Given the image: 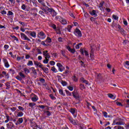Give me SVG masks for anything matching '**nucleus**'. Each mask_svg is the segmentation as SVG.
Here are the masks:
<instances>
[{
  "label": "nucleus",
  "instance_id": "43",
  "mask_svg": "<svg viewBox=\"0 0 129 129\" xmlns=\"http://www.w3.org/2000/svg\"><path fill=\"white\" fill-rule=\"evenodd\" d=\"M61 84H62V85L63 86H66V85H67V82L63 81H62L61 82Z\"/></svg>",
  "mask_w": 129,
  "mask_h": 129
},
{
  "label": "nucleus",
  "instance_id": "29",
  "mask_svg": "<svg viewBox=\"0 0 129 129\" xmlns=\"http://www.w3.org/2000/svg\"><path fill=\"white\" fill-rule=\"evenodd\" d=\"M24 115V113L19 112L17 113V117H22Z\"/></svg>",
  "mask_w": 129,
  "mask_h": 129
},
{
  "label": "nucleus",
  "instance_id": "21",
  "mask_svg": "<svg viewBox=\"0 0 129 129\" xmlns=\"http://www.w3.org/2000/svg\"><path fill=\"white\" fill-rule=\"evenodd\" d=\"M108 97H109V98H111L112 99H115V98L116 97V96H114L111 94H108Z\"/></svg>",
  "mask_w": 129,
  "mask_h": 129
},
{
  "label": "nucleus",
  "instance_id": "19",
  "mask_svg": "<svg viewBox=\"0 0 129 129\" xmlns=\"http://www.w3.org/2000/svg\"><path fill=\"white\" fill-rule=\"evenodd\" d=\"M42 70H43L44 72L47 74V73H49V69L48 68H44V67H42L41 68Z\"/></svg>",
  "mask_w": 129,
  "mask_h": 129
},
{
  "label": "nucleus",
  "instance_id": "4",
  "mask_svg": "<svg viewBox=\"0 0 129 129\" xmlns=\"http://www.w3.org/2000/svg\"><path fill=\"white\" fill-rule=\"evenodd\" d=\"M37 38H39L41 40H44L46 38V34L43 31H40L37 34Z\"/></svg>",
  "mask_w": 129,
  "mask_h": 129
},
{
  "label": "nucleus",
  "instance_id": "28",
  "mask_svg": "<svg viewBox=\"0 0 129 129\" xmlns=\"http://www.w3.org/2000/svg\"><path fill=\"white\" fill-rule=\"evenodd\" d=\"M31 71L33 73V74H36L37 72H36V70L35 69V68L32 67L30 69Z\"/></svg>",
  "mask_w": 129,
  "mask_h": 129
},
{
  "label": "nucleus",
  "instance_id": "9",
  "mask_svg": "<svg viewBox=\"0 0 129 129\" xmlns=\"http://www.w3.org/2000/svg\"><path fill=\"white\" fill-rule=\"evenodd\" d=\"M34 63L36 68H39L41 69L43 67V65L38 61H34Z\"/></svg>",
  "mask_w": 129,
  "mask_h": 129
},
{
  "label": "nucleus",
  "instance_id": "24",
  "mask_svg": "<svg viewBox=\"0 0 129 129\" xmlns=\"http://www.w3.org/2000/svg\"><path fill=\"white\" fill-rule=\"evenodd\" d=\"M81 82H83V83H85V84L88 85V82L84 79V78H81Z\"/></svg>",
  "mask_w": 129,
  "mask_h": 129
},
{
  "label": "nucleus",
  "instance_id": "33",
  "mask_svg": "<svg viewBox=\"0 0 129 129\" xmlns=\"http://www.w3.org/2000/svg\"><path fill=\"white\" fill-rule=\"evenodd\" d=\"M24 72H25V74H29V73H30V70L27 68L24 69Z\"/></svg>",
  "mask_w": 129,
  "mask_h": 129
},
{
  "label": "nucleus",
  "instance_id": "12",
  "mask_svg": "<svg viewBox=\"0 0 129 129\" xmlns=\"http://www.w3.org/2000/svg\"><path fill=\"white\" fill-rule=\"evenodd\" d=\"M113 124L116 125H123V123L122 121H117V119H115L113 121Z\"/></svg>",
  "mask_w": 129,
  "mask_h": 129
},
{
  "label": "nucleus",
  "instance_id": "23",
  "mask_svg": "<svg viewBox=\"0 0 129 129\" xmlns=\"http://www.w3.org/2000/svg\"><path fill=\"white\" fill-rule=\"evenodd\" d=\"M2 74H3V77H4V76H5L6 78L8 79V78H9V77H10L9 76V74H7V72H5V71H4V72H2Z\"/></svg>",
  "mask_w": 129,
  "mask_h": 129
},
{
  "label": "nucleus",
  "instance_id": "17",
  "mask_svg": "<svg viewBox=\"0 0 129 129\" xmlns=\"http://www.w3.org/2000/svg\"><path fill=\"white\" fill-rule=\"evenodd\" d=\"M90 14L91 15V16H94V17H97V12L96 11L93 10L92 11L90 12Z\"/></svg>",
  "mask_w": 129,
  "mask_h": 129
},
{
  "label": "nucleus",
  "instance_id": "13",
  "mask_svg": "<svg viewBox=\"0 0 129 129\" xmlns=\"http://www.w3.org/2000/svg\"><path fill=\"white\" fill-rule=\"evenodd\" d=\"M7 127L8 129H12L13 127H15V125H14V123L13 122H9V123L7 124Z\"/></svg>",
  "mask_w": 129,
  "mask_h": 129
},
{
  "label": "nucleus",
  "instance_id": "27",
  "mask_svg": "<svg viewBox=\"0 0 129 129\" xmlns=\"http://www.w3.org/2000/svg\"><path fill=\"white\" fill-rule=\"evenodd\" d=\"M6 117L7 118V120H5L6 123H8L9 121H10V116L8 115L7 114H6Z\"/></svg>",
  "mask_w": 129,
  "mask_h": 129
},
{
  "label": "nucleus",
  "instance_id": "3",
  "mask_svg": "<svg viewBox=\"0 0 129 129\" xmlns=\"http://www.w3.org/2000/svg\"><path fill=\"white\" fill-rule=\"evenodd\" d=\"M20 36L22 40H24V41H28V42H31V39L24 33L21 32Z\"/></svg>",
  "mask_w": 129,
  "mask_h": 129
},
{
  "label": "nucleus",
  "instance_id": "63",
  "mask_svg": "<svg viewBox=\"0 0 129 129\" xmlns=\"http://www.w3.org/2000/svg\"><path fill=\"white\" fill-rule=\"evenodd\" d=\"M80 88H81V89H85V87H84V85H80Z\"/></svg>",
  "mask_w": 129,
  "mask_h": 129
},
{
  "label": "nucleus",
  "instance_id": "8",
  "mask_svg": "<svg viewBox=\"0 0 129 129\" xmlns=\"http://www.w3.org/2000/svg\"><path fill=\"white\" fill-rule=\"evenodd\" d=\"M39 98L36 95L32 94V97H31V100L33 101V102H36V101H38Z\"/></svg>",
  "mask_w": 129,
  "mask_h": 129
},
{
  "label": "nucleus",
  "instance_id": "20",
  "mask_svg": "<svg viewBox=\"0 0 129 129\" xmlns=\"http://www.w3.org/2000/svg\"><path fill=\"white\" fill-rule=\"evenodd\" d=\"M58 91L60 95H62V96H66V95L65 94V93H64L62 89H59Z\"/></svg>",
  "mask_w": 129,
  "mask_h": 129
},
{
  "label": "nucleus",
  "instance_id": "54",
  "mask_svg": "<svg viewBox=\"0 0 129 129\" xmlns=\"http://www.w3.org/2000/svg\"><path fill=\"white\" fill-rule=\"evenodd\" d=\"M49 64H50V65H51V66H54V65H55V61H50L49 62Z\"/></svg>",
  "mask_w": 129,
  "mask_h": 129
},
{
  "label": "nucleus",
  "instance_id": "35",
  "mask_svg": "<svg viewBox=\"0 0 129 129\" xmlns=\"http://www.w3.org/2000/svg\"><path fill=\"white\" fill-rule=\"evenodd\" d=\"M30 12H31V14H35V13H36V12H37V9L33 8L32 9H31Z\"/></svg>",
  "mask_w": 129,
  "mask_h": 129
},
{
  "label": "nucleus",
  "instance_id": "57",
  "mask_svg": "<svg viewBox=\"0 0 129 129\" xmlns=\"http://www.w3.org/2000/svg\"><path fill=\"white\" fill-rule=\"evenodd\" d=\"M116 104H117V105H118V106H122V104H121V103L119 102H116Z\"/></svg>",
  "mask_w": 129,
  "mask_h": 129
},
{
  "label": "nucleus",
  "instance_id": "49",
  "mask_svg": "<svg viewBox=\"0 0 129 129\" xmlns=\"http://www.w3.org/2000/svg\"><path fill=\"white\" fill-rule=\"evenodd\" d=\"M19 75L20 76H21V77H22V78H25V75L24 74H23V73H19Z\"/></svg>",
  "mask_w": 129,
  "mask_h": 129
},
{
  "label": "nucleus",
  "instance_id": "38",
  "mask_svg": "<svg viewBox=\"0 0 129 129\" xmlns=\"http://www.w3.org/2000/svg\"><path fill=\"white\" fill-rule=\"evenodd\" d=\"M52 42V40L49 37H47L46 40H45L46 43H51Z\"/></svg>",
  "mask_w": 129,
  "mask_h": 129
},
{
  "label": "nucleus",
  "instance_id": "11",
  "mask_svg": "<svg viewBox=\"0 0 129 129\" xmlns=\"http://www.w3.org/2000/svg\"><path fill=\"white\" fill-rule=\"evenodd\" d=\"M69 120L70 122H71V123H72L74 125H77V124H78V121L77 120H73V118L71 117L69 118Z\"/></svg>",
  "mask_w": 129,
  "mask_h": 129
},
{
  "label": "nucleus",
  "instance_id": "44",
  "mask_svg": "<svg viewBox=\"0 0 129 129\" xmlns=\"http://www.w3.org/2000/svg\"><path fill=\"white\" fill-rule=\"evenodd\" d=\"M23 121H24L23 118H20L18 119V122H19V123H23Z\"/></svg>",
  "mask_w": 129,
  "mask_h": 129
},
{
  "label": "nucleus",
  "instance_id": "58",
  "mask_svg": "<svg viewBox=\"0 0 129 129\" xmlns=\"http://www.w3.org/2000/svg\"><path fill=\"white\" fill-rule=\"evenodd\" d=\"M123 23L125 26H127V21H126V20H123Z\"/></svg>",
  "mask_w": 129,
  "mask_h": 129
},
{
  "label": "nucleus",
  "instance_id": "45",
  "mask_svg": "<svg viewBox=\"0 0 129 129\" xmlns=\"http://www.w3.org/2000/svg\"><path fill=\"white\" fill-rule=\"evenodd\" d=\"M71 29H72V26H71V25H68V31L69 32H71Z\"/></svg>",
  "mask_w": 129,
  "mask_h": 129
},
{
  "label": "nucleus",
  "instance_id": "15",
  "mask_svg": "<svg viewBox=\"0 0 129 129\" xmlns=\"http://www.w3.org/2000/svg\"><path fill=\"white\" fill-rule=\"evenodd\" d=\"M3 61H4V63L5 64V67H6V68H9V67H10V64H9V62L8 61L7 59L4 58L3 59Z\"/></svg>",
  "mask_w": 129,
  "mask_h": 129
},
{
  "label": "nucleus",
  "instance_id": "55",
  "mask_svg": "<svg viewBox=\"0 0 129 129\" xmlns=\"http://www.w3.org/2000/svg\"><path fill=\"white\" fill-rule=\"evenodd\" d=\"M73 79L74 80V81H75V82H77L78 81V79H77L76 78V76H74L73 77Z\"/></svg>",
  "mask_w": 129,
  "mask_h": 129
},
{
  "label": "nucleus",
  "instance_id": "16",
  "mask_svg": "<svg viewBox=\"0 0 129 129\" xmlns=\"http://www.w3.org/2000/svg\"><path fill=\"white\" fill-rule=\"evenodd\" d=\"M66 48L69 52H71V53H75V49H71V47H70L69 46H66Z\"/></svg>",
  "mask_w": 129,
  "mask_h": 129
},
{
  "label": "nucleus",
  "instance_id": "31",
  "mask_svg": "<svg viewBox=\"0 0 129 129\" xmlns=\"http://www.w3.org/2000/svg\"><path fill=\"white\" fill-rule=\"evenodd\" d=\"M43 112H44V113H46L47 116H50V115H51V112H50V111H49L44 110Z\"/></svg>",
  "mask_w": 129,
  "mask_h": 129
},
{
  "label": "nucleus",
  "instance_id": "46",
  "mask_svg": "<svg viewBox=\"0 0 129 129\" xmlns=\"http://www.w3.org/2000/svg\"><path fill=\"white\" fill-rule=\"evenodd\" d=\"M112 18L114 19V20H118V16L117 15H112Z\"/></svg>",
  "mask_w": 129,
  "mask_h": 129
},
{
  "label": "nucleus",
  "instance_id": "34",
  "mask_svg": "<svg viewBox=\"0 0 129 129\" xmlns=\"http://www.w3.org/2000/svg\"><path fill=\"white\" fill-rule=\"evenodd\" d=\"M33 65H34L33 61L31 60H29L27 63V66H33Z\"/></svg>",
  "mask_w": 129,
  "mask_h": 129
},
{
  "label": "nucleus",
  "instance_id": "18",
  "mask_svg": "<svg viewBox=\"0 0 129 129\" xmlns=\"http://www.w3.org/2000/svg\"><path fill=\"white\" fill-rule=\"evenodd\" d=\"M27 3H32L35 7H37V3L36 0H26Z\"/></svg>",
  "mask_w": 129,
  "mask_h": 129
},
{
  "label": "nucleus",
  "instance_id": "61",
  "mask_svg": "<svg viewBox=\"0 0 129 129\" xmlns=\"http://www.w3.org/2000/svg\"><path fill=\"white\" fill-rule=\"evenodd\" d=\"M2 15H7V12L6 11H3L1 12Z\"/></svg>",
  "mask_w": 129,
  "mask_h": 129
},
{
  "label": "nucleus",
  "instance_id": "50",
  "mask_svg": "<svg viewBox=\"0 0 129 129\" xmlns=\"http://www.w3.org/2000/svg\"><path fill=\"white\" fill-rule=\"evenodd\" d=\"M66 52L65 50H61V54L63 57H66V55L65 54Z\"/></svg>",
  "mask_w": 129,
  "mask_h": 129
},
{
  "label": "nucleus",
  "instance_id": "47",
  "mask_svg": "<svg viewBox=\"0 0 129 129\" xmlns=\"http://www.w3.org/2000/svg\"><path fill=\"white\" fill-rule=\"evenodd\" d=\"M9 2H10L11 5H15L16 4V0H9Z\"/></svg>",
  "mask_w": 129,
  "mask_h": 129
},
{
  "label": "nucleus",
  "instance_id": "6",
  "mask_svg": "<svg viewBox=\"0 0 129 129\" xmlns=\"http://www.w3.org/2000/svg\"><path fill=\"white\" fill-rule=\"evenodd\" d=\"M43 56H45V58L50 59V58H51V56L48 53V50H45V51H43Z\"/></svg>",
  "mask_w": 129,
  "mask_h": 129
},
{
  "label": "nucleus",
  "instance_id": "41",
  "mask_svg": "<svg viewBox=\"0 0 129 129\" xmlns=\"http://www.w3.org/2000/svg\"><path fill=\"white\" fill-rule=\"evenodd\" d=\"M70 112H71V113H72V114H74V113H75V112H76V110L75 109L71 108L70 109Z\"/></svg>",
  "mask_w": 129,
  "mask_h": 129
},
{
  "label": "nucleus",
  "instance_id": "48",
  "mask_svg": "<svg viewBox=\"0 0 129 129\" xmlns=\"http://www.w3.org/2000/svg\"><path fill=\"white\" fill-rule=\"evenodd\" d=\"M13 15H14V13L12 11H8L7 16H13Z\"/></svg>",
  "mask_w": 129,
  "mask_h": 129
},
{
  "label": "nucleus",
  "instance_id": "7",
  "mask_svg": "<svg viewBox=\"0 0 129 129\" xmlns=\"http://www.w3.org/2000/svg\"><path fill=\"white\" fill-rule=\"evenodd\" d=\"M29 35L32 38H37V33L36 31H30L29 32Z\"/></svg>",
  "mask_w": 129,
  "mask_h": 129
},
{
  "label": "nucleus",
  "instance_id": "39",
  "mask_svg": "<svg viewBox=\"0 0 129 129\" xmlns=\"http://www.w3.org/2000/svg\"><path fill=\"white\" fill-rule=\"evenodd\" d=\"M73 96L75 98L77 97V92H75V91L72 92Z\"/></svg>",
  "mask_w": 129,
  "mask_h": 129
},
{
  "label": "nucleus",
  "instance_id": "53",
  "mask_svg": "<svg viewBox=\"0 0 129 129\" xmlns=\"http://www.w3.org/2000/svg\"><path fill=\"white\" fill-rule=\"evenodd\" d=\"M9 45H4V48H5V50H8V49H9Z\"/></svg>",
  "mask_w": 129,
  "mask_h": 129
},
{
  "label": "nucleus",
  "instance_id": "22",
  "mask_svg": "<svg viewBox=\"0 0 129 129\" xmlns=\"http://www.w3.org/2000/svg\"><path fill=\"white\" fill-rule=\"evenodd\" d=\"M104 4V2H101L100 3V6L99 7L100 11H103V5Z\"/></svg>",
  "mask_w": 129,
  "mask_h": 129
},
{
  "label": "nucleus",
  "instance_id": "59",
  "mask_svg": "<svg viewBox=\"0 0 129 129\" xmlns=\"http://www.w3.org/2000/svg\"><path fill=\"white\" fill-rule=\"evenodd\" d=\"M58 41H59L60 43H62V42H63V39L61 37H59L58 38Z\"/></svg>",
  "mask_w": 129,
  "mask_h": 129
},
{
  "label": "nucleus",
  "instance_id": "60",
  "mask_svg": "<svg viewBox=\"0 0 129 129\" xmlns=\"http://www.w3.org/2000/svg\"><path fill=\"white\" fill-rule=\"evenodd\" d=\"M46 106H44V105H39L38 106V107H39L40 108H41L42 109H44V108H45Z\"/></svg>",
  "mask_w": 129,
  "mask_h": 129
},
{
  "label": "nucleus",
  "instance_id": "40",
  "mask_svg": "<svg viewBox=\"0 0 129 129\" xmlns=\"http://www.w3.org/2000/svg\"><path fill=\"white\" fill-rule=\"evenodd\" d=\"M36 105V103H29V106L31 107L32 108H34V106Z\"/></svg>",
  "mask_w": 129,
  "mask_h": 129
},
{
  "label": "nucleus",
  "instance_id": "37",
  "mask_svg": "<svg viewBox=\"0 0 129 129\" xmlns=\"http://www.w3.org/2000/svg\"><path fill=\"white\" fill-rule=\"evenodd\" d=\"M11 38H12L13 39H14L15 41H17V42L19 41V39L17 38V37L14 36V35H11Z\"/></svg>",
  "mask_w": 129,
  "mask_h": 129
},
{
  "label": "nucleus",
  "instance_id": "56",
  "mask_svg": "<svg viewBox=\"0 0 129 129\" xmlns=\"http://www.w3.org/2000/svg\"><path fill=\"white\" fill-rule=\"evenodd\" d=\"M19 24H20V25H22V26H23V27H26V24H25V23L20 21L19 22Z\"/></svg>",
  "mask_w": 129,
  "mask_h": 129
},
{
  "label": "nucleus",
  "instance_id": "42",
  "mask_svg": "<svg viewBox=\"0 0 129 129\" xmlns=\"http://www.w3.org/2000/svg\"><path fill=\"white\" fill-rule=\"evenodd\" d=\"M43 62L44 63V64H48V63L49 62V59H48V58H45Z\"/></svg>",
  "mask_w": 129,
  "mask_h": 129
},
{
  "label": "nucleus",
  "instance_id": "2",
  "mask_svg": "<svg viewBox=\"0 0 129 129\" xmlns=\"http://www.w3.org/2000/svg\"><path fill=\"white\" fill-rule=\"evenodd\" d=\"M55 20L60 22L62 25H67V20L60 16H56Z\"/></svg>",
  "mask_w": 129,
  "mask_h": 129
},
{
  "label": "nucleus",
  "instance_id": "25",
  "mask_svg": "<svg viewBox=\"0 0 129 129\" xmlns=\"http://www.w3.org/2000/svg\"><path fill=\"white\" fill-rule=\"evenodd\" d=\"M21 9L23 10V11H29L27 9V6L25 4H23L21 6Z\"/></svg>",
  "mask_w": 129,
  "mask_h": 129
},
{
  "label": "nucleus",
  "instance_id": "51",
  "mask_svg": "<svg viewBox=\"0 0 129 129\" xmlns=\"http://www.w3.org/2000/svg\"><path fill=\"white\" fill-rule=\"evenodd\" d=\"M68 89H69V90H70V91H73V87L71 86H68Z\"/></svg>",
  "mask_w": 129,
  "mask_h": 129
},
{
  "label": "nucleus",
  "instance_id": "5",
  "mask_svg": "<svg viewBox=\"0 0 129 129\" xmlns=\"http://www.w3.org/2000/svg\"><path fill=\"white\" fill-rule=\"evenodd\" d=\"M56 66L58 68L59 71H60V72H63V71H64V69H65L64 67H63V66L62 64H61V63H57L56 64Z\"/></svg>",
  "mask_w": 129,
  "mask_h": 129
},
{
  "label": "nucleus",
  "instance_id": "14",
  "mask_svg": "<svg viewBox=\"0 0 129 129\" xmlns=\"http://www.w3.org/2000/svg\"><path fill=\"white\" fill-rule=\"evenodd\" d=\"M80 52L82 55L85 54L86 56H89V54L88 53V52L85 50H83V49H81Z\"/></svg>",
  "mask_w": 129,
  "mask_h": 129
},
{
  "label": "nucleus",
  "instance_id": "10",
  "mask_svg": "<svg viewBox=\"0 0 129 129\" xmlns=\"http://www.w3.org/2000/svg\"><path fill=\"white\" fill-rule=\"evenodd\" d=\"M75 34L78 37H81V36H82V34H81V31H80V30L78 29H76Z\"/></svg>",
  "mask_w": 129,
  "mask_h": 129
},
{
  "label": "nucleus",
  "instance_id": "36",
  "mask_svg": "<svg viewBox=\"0 0 129 129\" xmlns=\"http://www.w3.org/2000/svg\"><path fill=\"white\" fill-rule=\"evenodd\" d=\"M114 129H124L123 127L120 126L119 125H116L114 127Z\"/></svg>",
  "mask_w": 129,
  "mask_h": 129
},
{
  "label": "nucleus",
  "instance_id": "64",
  "mask_svg": "<svg viewBox=\"0 0 129 129\" xmlns=\"http://www.w3.org/2000/svg\"><path fill=\"white\" fill-rule=\"evenodd\" d=\"M51 27L53 28L54 30H56V25L55 24L51 25Z\"/></svg>",
  "mask_w": 129,
  "mask_h": 129
},
{
  "label": "nucleus",
  "instance_id": "62",
  "mask_svg": "<svg viewBox=\"0 0 129 129\" xmlns=\"http://www.w3.org/2000/svg\"><path fill=\"white\" fill-rule=\"evenodd\" d=\"M18 109H19L20 110H24V108H23V107L19 106H18Z\"/></svg>",
  "mask_w": 129,
  "mask_h": 129
},
{
  "label": "nucleus",
  "instance_id": "26",
  "mask_svg": "<svg viewBox=\"0 0 129 129\" xmlns=\"http://www.w3.org/2000/svg\"><path fill=\"white\" fill-rule=\"evenodd\" d=\"M65 91L67 96H72V93L69 92V91L66 90Z\"/></svg>",
  "mask_w": 129,
  "mask_h": 129
},
{
  "label": "nucleus",
  "instance_id": "32",
  "mask_svg": "<svg viewBox=\"0 0 129 129\" xmlns=\"http://www.w3.org/2000/svg\"><path fill=\"white\" fill-rule=\"evenodd\" d=\"M51 71H52V72H54V73H57V72H58V70H57V69L55 68V67H52L51 68Z\"/></svg>",
  "mask_w": 129,
  "mask_h": 129
},
{
  "label": "nucleus",
  "instance_id": "30",
  "mask_svg": "<svg viewBox=\"0 0 129 129\" xmlns=\"http://www.w3.org/2000/svg\"><path fill=\"white\" fill-rule=\"evenodd\" d=\"M38 2L39 4H41L43 6V7H45V3H44V0H38Z\"/></svg>",
  "mask_w": 129,
  "mask_h": 129
},
{
  "label": "nucleus",
  "instance_id": "1",
  "mask_svg": "<svg viewBox=\"0 0 129 129\" xmlns=\"http://www.w3.org/2000/svg\"><path fill=\"white\" fill-rule=\"evenodd\" d=\"M41 10H42V11H43V12H44L45 14L46 13H47V12H49V13H50L52 17H54V16H56V15H57V13H56V12L54 11V10L53 9L49 8V7H46V6L45 7H41Z\"/></svg>",
  "mask_w": 129,
  "mask_h": 129
},
{
  "label": "nucleus",
  "instance_id": "52",
  "mask_svg": "<svg viewBox=\"0 0 129 129\" xmlns=\"http://www.w3.org/2000/svg\"><path fill=\"white\" fill-rule=\"evenodd\" d=\"M103 114L104 117H108V116H107V113L106 112H103Z\"/></svg>",
  "mask_w": 129,
  "mask_h": 129
}]
</instances>
